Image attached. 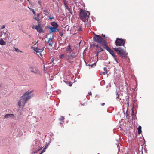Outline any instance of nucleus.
I'll return each mask as SVG.
<instances>
[{"label": "nucleus", "mask_w": 154, "mask_h": 154, "mask_svg": "<svg viewBox=\"0 0 154 154\" xmlns=\"http://www.w3.org/2000/svg\"><path fill=\"white\" fill-rule=\"evenodd\" d=\"M32 91H28L21 96L18 103L19 106H24L27 101L33 97V95L31 93Z\"/></svg>", "instance_id": "f257e3e1"}, {"label": "nucleus", "mask_w": 154, "mask_h": 154, "mask_svg": "<svg viewBox=\"0 0 154 154\" xmlns=\"http://www.w3.org/2000/svg\"><path fill=\"white\" fill-rule=\"evenodd\" d=\"M90 15V13L88 11L81 9L79 16L82 21H88Z\"/></svg>", "instance_id": "f03ea898"}, {"label": "nucleus", "mask_w": 154, "mask_h": 154, "mask_svg": "<svg viewBox=\"0 0 154 154\" xmlns=\"http://www.w3.org/2000/svg\"><path fill=\"white\" fill-rule=\"evenodd\" d=\"M93 39L94 41L101 44L103 48L105 45H107L106 41L104 40L103 39L101 38L99 35H95L93 37Z\"/></svg>", "instance_id": "7ed1b4c3"}, {"label": "nucleus", "mask_w": 154, "mask_h": 154, "mask_svg": "<svg viewBox=\"0 0 154 154\" xmlns=\"http://www.w3.org/2000/svg\"><path fill=\"white\" fill-rule=\"evenodd\" d=\"M114 49L117 52L118 55L120 56L125 57L127 55V53H126V51L121 47L116 48H114Z\"/></svg>", "instance_id": "20e7f679"}, {"label": "nucleus", "mask_w": 154, "mask_h": 154, "mask_svg": "<svg viewBox=\"0 0 154 154\" xmlns=\"http://www.w3.org/2000/svg\"><path fill=\"white\" fill-rule=\"evenodd\" d=\"M125 43V41L121 38H117L115 42L116 45L117 46H124Z\"/></svg>", "instance_id": "39448f33"}, {"label": "nucleus", "mask_w": 154, "mask_h": 154, "mask_svg": "<svg viewBox=\"0 0 154 154\" xmlns=\"http://www.w3.org/2000/svg\"><path fill=\"white\" fill-rule=\"evenodd\" d=\"M30 69L31 72L36 75H39L41 74L40 71L35 67L31 66L30 67Z\"/></svg>", "instance_id": "423d86ee"}, {"label": "nucleus", "mask_w": 154, "mask_h": 154, "mask_svg": "<svg viewBox=\"0 0 154 154\" xmlns=\"http://www.w3.org/2000/svg\"><path fill=\"white\" fill-rule=\"evenodd\" d=\"M72 51V50L71 49V51L72 52L70 53L68 55V58H66L67 59H68L69 60H72L76 56L75 52L74 51Z\"/></svg>", "instance_id": "0eeeda50"}, {"label": "nucleus", "mask_w": 154, "mask_h": 154, "mask_svg": "<svg viewBox=\"0 0 154 154\" xmlns=\"http://www.w3.org/2000/svg\"><path fill=\"white\" fill-rule=\"evenodd\" d=\"M104 48L108 51L110 53V54L113 57L116 56L115 54L114 51L112 50L111 49H110L108 46L107 45H105V47Z\"/></svg>", "instance_id": "6e6552de"}, {"label": "nucleus", "mask_w": 154, "mask_h": 154, "mask_svg": "<svg viewBox=\"0 0 154 154\" xmlns=\"http://www.w3.org/2000/svg\"><path fill=\"white\" fill-rule=\"evenodd\" d=\"M116 99L117 100L119 101H121V102H122V100L123 99V96L122 94H118V93L117 92V91H116Z\"/></svg>", "instance_id": "1a4fd4ad"}, {"label": "nucleus", "mask_w": 154, "mask_h": 154, "mask_svg": "<svg viewBox=\"0 0 154 154\" xmlns=\"http://www.w3.org/2000/svg\"><path fill=\"white\" fill-rule=\"evenodd\" d=\"M5 32H3L4 33V36L5 37L3 38V39L5 40H7L9 38V32L5 30Z\"/></svg>", "instance_id": "9d476101"}, {"label": "nucleus", "mask_w": 154, "mask_h": 154, "mask_svg": "<svg viewBox=\"0 0 154 154\" xmlns=\"http://www.w3.org/2000/svg\"><path fill=\"white\" fill-rule=\"evenodd\" d=\"M15 116L13 114H8L4 116V119L11 118L13 119L15 118Z\"/></svg>", "instance_id": "9b49d317"}, {"label": "nucleus", "mask_w": 154, "mask_h": 154, "mask_svg": "<svg viewBox=\"0 0 154 154\" xmlns=\"http://www.w3.org/2000/svg\"><path fill=\"white\" fill-rule=\"evenodd\" d=\"M34 28L36 29L37 30L38 32L40 33L42 32L43 29L41 26L39 25L35 26H34Z\"/></svg>", "instance_id": "f8f14e48"}, {"label": "nucleus", "mask_w": 154, "mask_h": 154, "mask_svg": "<svg viewBox=\"0 0 154 154\" xmlns=\"http://www.w3.org/2000/svg\"><path fill=\"white\" fill-rule=\"evenodd\" d=\"M32 49H33L37 53L41 52L44 50V48H42V49H39L38 48L33 47L32 48Z\"/></svg>", "instance_id": "ddd939ff"}, {"label": "nucleus", "mask_w": 154, "mask_h": 154, "mask_svg": "<svg viewBox=\"0 0 154 154\" xmlns=\"http://www.w3.org/2000/svg\"><path fill=\"white\" fill-rule=\"evenodd\" d=\"M47 42L49 44V45L51 47L52 46V39L51 37L50 38Z\"/></svg>", "instance_id": "4468645a"}, {"label": "nucleus", "mask_w": 154, "mask_h": 154, "mask_svg": "<svg viewBox=\"0 0 154 154\" xmlns=\"http://www.w3.org/2000/svg\"><path fill=\"white\" fill-rule=\"evenodd\" d=\"M51 24V25L53 26V27H54L57 28L58 26V25L56 22H52Z\"/></svg>", "instance_id": "2eb2a0df"}, {"label": "nucleus", "mask_w": 154, "mask_h": 154, "mask_svg": "<svg viewBox=\"0 0 154 154\" xmlns=\"http://www.w3.org/2000/svg\"><path fill=\"white\" fill-rule=\"evenodd\" d=\"M36 143H35V146H36V149H37L39 147V146H40V142H39L38 141H36Z\"/></svg>", "instance_id": "dca6fc26"}, {"label": "nucleus", "mask_w": 154, "mask_h": 154, "mask_svg": "<svg viewBox=\"0 0 154 154\" xmlns=\"http://www.w3.org/2000/svg\"><path fill=\"white\" fill-rule=\"evenodd\" d=\"M49 28L50 30V33H51V32H55V28L52 27H49Z\"/></svg>", "instance_id": "f3484780"}, {"label": "nucleus", "mask_w": 154, "mask_h": 154, "mask_svg": "<svg viewBox=\"0 0 154 154\" xmlns=\"http://www.w3.org/2000/svg\"><path fill=\"white\" fill-rule=\"evenodd\" d=\"M0 44L1 45H5L6 44V43L4 41L2 38L0 39Z\"/></svg>", "instance_id": "a211bd4d"}, {"label": "nucleus", "mask_w": 154, "mask_h": 154, "mask_svg": "<svg viewBox=\"0 0 154 154\" xmlns=\"http://www.w3.org/2000/svg\"><path fill=\"white\" fill-rule=\"evenodd\" d=\"M138 129V133L139 134H140L142 132L141 131V127L140 126H139L137 128Z\"/></svg>", "instance_id": "6ab92c4d"}, {"label": "nucleus", "mask_w": 154, "mask_h": 154, "mask_svg": "<svg viewBox=\"0 0 154 154\" xmlns=\"http://www.w3.org/2000/svg\"><path fill=\"white\" fill-rule=\"evenodd\" d=\"M96 62L94 63L93 64L90 65L89 64H88L87 63H86V66H89L91 67H95L96 65Z\"/></svg>", "instance_id": "aec40b11"}, {"label": "nucleus", "mask_w": 154, "mask_h": 154, "mask_svg": "<svg viewBox=\"0 0 154 154\" xmlns=\"http://www.w3.org/2000/svg\"><path fill=\"white\" fill-rule=\"evenodd\" d=\"M43 12L45 15H47V14H49L50 13L49 11H48L47 10H46V9L43 10Z\"/></svg>", "instance_id": "412c9836"}, {"label": "nucleus", "mask_w": 154, "mask_h": 154, "mask_svg": "<svg viewBox=\"0 0 154 154\" xmlns=\"http://www.w3.org/2000/svg\"><path fill=\"white\" fill-rule=\"evenodd\" d=\"M40 17L39 14H38L36 15V17H35V19L37 21L39 20Z\"/></svg>", "instance_id": "4be33fe9"}, {"label": "nucleus", "mask_w": 154, "mask_h": 154, "mask_svg": "<svg viewBox=\"0 0 154 154\" xmlns=\"http://www.w3.org/2000/svg\"><path fill=\"white\" fill-rule=\"evenodd\" d=\"M64 57L66 58V57L65 56L64 54H61L60 56H59V58L60 59H63Z\"/></svg>", "instance_id": "5701e85b"}, {"label": "nucleus", "mask_w": 154, "mask_h": 154, "mask_svg": "<svg viewBox=\"0 0 154 154\" xmlns=\"http://www.w3.org/2000/svg\"><path fill=\"white\" fill-rule=\"evenodd\" d=\"M68 47V48L66 49V51H69L71 49V46L69 44V45Z\"/></svg>", "instance_id": "b1692460"}, {"label": "nucleus", "mask_w": 154, "mask_h": 154, "mask_svg": "<svg viewBox=\"0 0 154 154\" xmlns=\"http://www.w3.org/2000/svg\"><path fill=\"white\" fill-rule=\"evenodd\" d=\"M30 11L32 12V13L34 14V15L35 16V15H36V12L34 10V9H30Z\"/></svg>", "instance_id": "393cba45"}, {"label": "nucleus", "mask_w": 154, "mask_h": 154, "mask_svg": "<svg viewBox=\"0 0 154 154\" xmlns=\"http://www.w3.org/2000/svg\"><path fill=\"white\" fill-rule=\"evenodd\" d=\"M67 59V60L71 64H72V63H73V61L72 60V59L69 60L68 59Z\"/></svg>", "instance_id": "a878e982"}, {"label": "nucleus", "mask_w": 154, "mask_h": 154, "mask_svg": "<svg viewBox=\"0 0 154 154\" xmlns=\"http://www.w3.org/2000/svg\"><path fill=\"white\" fill-rule=\"evenodd\" d=\"M64 119V117L63 116H61L59 119V120H62Z\"/></svg>", "instance_id": "bb28decb"}, {"label": "nucleus", "mask_w": 154, "mask_h": 154, "mask_svg": "<svg viewBox=\"0 0 154 154\" xmlns=\"http://www.w3.org/2000/svg\"><path fill=\"white\" fill-rule=\"evenodd\" d=\"M14 48L16 51L22 52V51H21L19 50L18 48H14Z\"/></svg>", "instance_id": "cd10ccee"}, {"label": "nucleus", "mask_w": 154, "mask_h": 154, "mask_svg": "<svg viewBox=\"0 0 154 154\" xmlns=\"http://www.w3.org/2000/svg\"><path fill=\"white\" fill-rule=\"evenodd\" d=\"M64 3L65 8L68 10L69 9L68 6L65 3Z\"/></svg>", "instance_id": "c85d7f7f"}, {"label": "nucleus", "mask_w": 154, "mask_h": 154, "mask_svg": "<svg viewBox=\"0 0 154 154\" xmlns=\"http://www.w3.org/2000/svg\"><path fill=\"white\" fill-rule=\"evenodd\" d=\"M68 11H69V12L72 15V10L70 9V8L68 10Z\"/></svg>", "instance_id": "c756f323"}, {"label": "nucleus", "mask_w": 154, "mask_h": 154, "mask_svg": "<svg viewBox=\"0 0 154 154\" xmlns=\"http://www.w3.org/2000/svg\"><path fill=\"white\" fill-rule=\"evenodd\" d=\"M59 35L61 36L62 37L63 35V32H60Z\"/></svg>", "instance_id": "7c9ffc66"}, {"label": "nucleus", "mask_w": 154, "mask_h": 154, "mask_svg": "<svg viewBox=\"0 0 154 154\" xmlns=\"http://www.w3.org/2000/svg\"><path fill=\"white\" fill-rule=\"evenodd\" d=\"M100 50H99V52H100L104 51V50L102 48L101 46L100 47Z\"/></svg>", "instance_id": "2f4dec72"}, {"label": "nucleus", "mask_w": 154, "mask_h": 154, "mask_svg": "<svg viewBox=\"0 0 154 154\" xmlns=\"http://www.w3.org/2000/svg\"><path fill=\"white\" fill-rule=\"evenodd\" d=\"M113 58H114V60H115V61L117 62V63H118V60L117 59V58H116V56H115Z\"/></svg>", "instance_id": "473e14b6"}, {"label": "nucleus", "mask_w": 154, "mask_h": 154, "mask_svg": "<svg viewBox=\"0 0 154 154\" xmlns=\"http://www.w3.org/2000/svg\"><path fill=\"white\" fill-rule=\"evenodd\" d=\"M49 19L51 20L54 18V17H53L52 15L51 16V17H50L48 18Z\"/></svg>", "instance_id": "72a5a7b5"}, {"label": "nucleus", "mask_w": 154, "mask_h": 154, "mask_svg": "<svg viewBox=\"0 0 154 154\" xmlns=\"http://www.w3.org/2000/svg\"><path fill=\"white\" fill-rule=\"evenodd\" d=\"M78 31L79 32L82 31V29L81 28H79L78 29Z\"/></svg>", "instance_id": "f704fd0d"}, {"label": "nucleus", "mask_w": 154, "mask_h": 154, "mask_svg": "<svg viewBox=\"0 0 154 154\" xmlns=\"http://www.w3.org/2000/svg\"><path fill=\"white\" fill-rule=\"evenodd\" d=\"M107 73V72H102V74L103 75H105Z\"/></svg>", "instance_id": "c9c22d12"}, {"label": "nucleus", "mask_w": 154, "mask_h": 154, "mask_svg": "<svg viewBox=\"0 0 154 154\" xmlns=\"http://www.w3.org/2000/svg\"><path fill=\"white\" fill-rule=\"evenodd\" d=\"M104 70L105 71V72H107V69L105 67L104 68Z\"/></svg>", "instance_id": "e433bc0d"}, {"label": "nucleus", "mask_w": 154, "mask_h": 154, "mask_svg": "<svg viewBox=\"0 0 154 154\" xmlns=\"http://www.w3.org/2000/svg\"><path fill=\"white\" fill-rule=\"evenodd\" d=\"M100 52H99V51H97L96 52V55L97 56V57L98 56V54H99V53Z\"/></svg>", "instance_id": "4c0bfd02"}, {"label": "nucleus", "mask_w": 154, "mask_h": 154, "mask_svg": "<svg viewBox=\"0 0 154 154\" xmlns=\"http://www.w3.org/2000/svg\"><path fill=\"white\" fill-rule=\"evenodd\" d=\"M125 115H126V117L128 119V113H127V112L126 113H125Z\"/></svg>", "instance_id": "58836bf2"}, {"label": "nucleus", "mask_w": 154, "mask_h": 154, "mask_svg": "<svg viewBox=\"0 0 154 154\" xmlns=\"http://www.w3.org/2000/svg\"><path fill=\"white\" fill-rule=\"evenodd\" d=\"M5 26L4 25H3V26H2L1 28V29H3L4 28H5Z\"/></svg>", "instance_id": "ea45409f"}, {"label": "nucleus", "mask_w": 154, "mask_h": 154, "mask_svg": "<svg viewBox=\"0 0 154 154\" xmlns=\"http://www.w3.org/2000/svg\"><path fill=\"white\" fill-rule=\"evenodd\" d=\"M2 32H0V37H1L2 35Z\"/></svg>", "instance_id": "a19ab883"}, {"label": "nucleus", "mask_w": 154, "mask_h": 154, "mask_svg": "<svg viewBox=\"0 0 154 154\" xmlns=\"http://www.w3.org/2000/svg\"><path fill=\"white\" fill-rule=\"evenodd\" d=\"M88 94L90 95H92V93L91 92L88 93Z\"/></svg>", "instance_id": "79ce46f5"}, {"label": "nucleus", "mask_w": 154, "mask_h": 154, "mask_svg": "<svg viewBox=\"0 0 154 154\" xmlns=\"http://www.w3.org/2000/svg\"><path fill=\"white\" fill-rule=\"evenodd\" d=\"M55 32H56V31H59V30L58 29H57V28H55Z\"/></svg>", "instance_id": "37998d69"}, {"label": "nucleus", "mask_w": 154, "mask_h": 154, "mask_svg": "<svg viewBox=\"0 0 154 154\" xmlns=\"http://www.w3.org/2000/svg\"><path fill=\"white\" fill-rule=\"evenodd\" d=\"M51 60H52V62H54V59L53 58H52Z\"/></svg>", "instance_id": "c03bdc74"}, {"label": "nucleus", "mask_w": 154, "mask_h": 154, "mask_svg": "<svg viewBox=\"0 0 154 154\" xmlns=\"http://www.w3.org/2000/svg\"><path fill=\"white\" fill-rule=\"evenodd\" d=\"M2 88V87L1 85H0V89H1Z\"/></svg>", "instance_id": "a18cd8bd"}, {"label": "nucleus", "mask_w": 154, "mask_h": 154, "mask_svg": "<svg viewBox=\"0 0 154 154\" xmlns=\"http://www.w3.org/2000/svg\"><path fill=\"white\" fill-rule=\"evenodd\" d=\"M102 35L103 37H105V35H104L103 34H102Z\"/></svg>", "instance_id": "49530a36"}, {"label": "nucleus", "mask_w": 154, "mask_h": 154, "mask_svg": "<svg viewBox=\"0 0 154 154\" xmlns=\"http://www.w3.org/2000/svg\"><path fill=\"white\" fill-rule=\"evenodd\" d=\"M96 47L97 48V47H99V48H100V47H99V46H98V45H96Z\"/></svg>", "instance_id": "de8ad7c7"}, {"label": "nucleus", "mask_w": 154, "mask_h": 154, "mask_svg": "<svg viewBox=\"0 0 154 154\" xmlns=\"http://www.w3.org/2000/svg\"><path fill=\"white\" fill-rule=\"evenodd\" d=\"M38 3L40 5H41L40 2V1H38Z\"/></svg>", "instance_id": "09e8293b"}, {"label": "nucleus", "mask_w": 154, "mask_h": 154, "mask_svg": "<svg viewBox=\"0 0 154 154\" xmlns=\"http://www.w3.org/2000/svg\"><path fill=\"white\" fill-rule=\"evenodd\" d=\"M105 105V103H102V106H103V105Z\"/></svg>", "instance_id": "8fccbe9b"}, {"label": "nucleus", "mask_w": 154, "mask_h": 154, "mask_svg": "<svg viewBox=\"0 0 154 154\" xmlns=\"http://www.w3.org/2000/svg\"><path fill=\"white\" fill-rule=\"evenodd\" d=\"M28 8L30 10V9H32V8H30L29 7H28Z\"/></svg>", "instance_id": "3c124183"}, {"label": "nucleus", "mask_w": 154, "mask_h": 154, "mask_svg": "<svg viewBox=\"0 0 154 154\" xmlns=\"http://www.w3.org/2000/svg\"><path fill=\"white\" fill-rule=\"evenodd\" d=\"M134 113V111L133 110L132 111V114H133Z\"/></svg>", "instance_id": "603ef678"}, {"label": "nucleus", "mask_w": 154, "mask_h": 154, "mask_svg": "<svg viewBox=\"0 0 154 154\" xmlns=\"http://www.w3.org/2000/svg\"><path fill=\"white\" fill-rule=\"evenodd\" d=\"M50 79L51 80H53V79H51V78H50Z\"/></svg>", "instance_id": "864d4df0"}, {"label": "nucleus", "mask_w": 154, "mask_h": 154, "mask_svg": "<svg viewBox=\"0 0 154 154\" xmlns=\"http://www.w3.org/2000/svg\"><path fill=\"white\" fill-rule=\"evenodd\" d=\"M40 55H41V56H42V54H41L40 53Z\"/></svg>", "instance_id": "5fc2aeb1"}, {"label": "nucleus", "mask_w": 154, "mask_h": 154, "mask_svg": "<svg viewBox=\"0 0 154 154\" xmlns=\"http://www.w3.org/2000/svg\"><path fill=\"white\" fill-rule=\"evenodd\" d=\"M45 149V148H44V149H43V150H42L43 151H44V150Z\"/></svg>", "instance_id": "6e6d98bb"}, {"label": "nucleus", "mask_w": 154, "mask_h": 154, "mask_svg": "<svg viewBox=\"0 0 154 154\" xmlns=\"http://www.w3.org/2000/svg\"><path fill=\"white\" fill-rule=\"evenodd\" d=\"M27 1H29V2H30V1H29V0H27Z\"/></svg>", "instance_id": "4d7b16f0"}, {"label": "nucleus", "mask_w": 154, "mask_h": 154, "mask_svg": "<svg viewBox=\"0 0 154 154\" xmlns=\"http://www.w3.org/2000/svg\"><path fill=\"white\" fill-rule=\"evenodd\" d=\"M107 37H106L105 39H107Z\"/></svg>", "instance_id": "13d9d810"}, {"label": "nucleus", "mask_w": 154, "mask_h": 154, "mask_svg": "<svg viewBox=\"0 0 154 154\" xmlns=\"http://www.w3.org/2000/svg\"><path fill=\"white\" fill-rule=\"evenodd\" d=\"M60 124H62V122H61V123H60Z\"/></svg>", "instance_id": "bf43d9fd"}, {"label": "nucleus", "mask_w": 154, "mask_h": 154, "mask_svg": "<svg viewBox=\"0 0 154 154\" xmlns=\"http://www.w3.org/2000/svg\"><path fill=\"white\" fill-rule=\"evenodd\" d=\"M42 153H40L39 154H41Z\"/></svg>", "instance_id": "052dcab7"}, {"label": "nucleus", "mask_w": 154, "mask_h": 154, "mask_svg": "<svg viewBox=\"0 0 154 154\" xmlns=\"http://www.w3.org/2000/svg\"><path fill=\"white\" fill-rule=\"evenodd\" d=\"M52 76H51V78H52Z\"/></svg>", "instance_id": "680f3d73"}, {"label": "nucleus", "mask_w": 154, "mask_h": 154, "mask_svg": "<svg viewBox=\"0 0 154 154\" xmlns=\"http://www.w3.org/2000/svg\"><path fill=\"white\" fill-rule=\"evenodd\" d=\"M52 76H51V78H52Z\"/></svg>", "instance_id": "e2e57ef3"}, {"label": "nucleus", "mask_w": 154, "mask_h": 154, "mask_svg": "<svg viewBox=\"0 0 154 154\" xmlns=\"http://www.w3.org/2000/svg\"><path fill=\"white\" fill-rule=\"evenodd\" d=\"M20 1H21L22 0H20Z\"/></svg>", "instance_id": "0e129e2a"}]
</instances>
